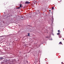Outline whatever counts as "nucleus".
<instances>
[{
	"mask_svg": "<svg viewBox=\"0 0 64 64\" xmlns=\"http://www.w3.org/2000/svg\"><path fill=\"white\" fill-rule=\"evenodd\" d=\"M26 4H29V3H30V2H26Z\"/></svg>",
	"mask_w": 64,
	"mask_h": 64,
	"instance_id": "2",
	"label": "nucleus"
},
{
	"mask_svg": "<svg viewBox=\"0 0 64 64\" xmlns=\"http://www.w3.org/2000/svg\"><path fill=\"white\" fill-rule=\"evenodd\" d=\"M62 63H63V62H62Z\"/></svg>",
	"mask_w": 64,
	"mask_h": 64,
	"instance_id": "15",
	"label": "nucleus"
},
{
	"mask_svg": "<svg viewBox=\"0 0 64 64\" xmlns=\"http://www.w3.org/2000/svg\"><path fill=\"white\" fill-rule=\"evenodd\" d=\"M38 12H39L40 11V10H38Z\"/></svg>",
	"mask_w": 64,
	"mask_h": 64,
	"instance_id": "12",
	"label": "nucleus"
},
{
	"mask_svg": "<svg viewBox=\"0 0 64 64\" xmlns=\"http://www.w3.org/2000/svg\"><path fill=\"white\" fill-rule=\"evenodd\" d=\"M20 7H22V4H20Z\"/></svg>",
	"mask_w": 64,
	"mask_h": 64,
	"instance_id": "5",
	"label": "nucleus"
},
{
	"mask_svg": "<svg viewBox=\"0 0 64 64\" xmlns=\"http://www.w3.org/2000/svg\"><path fill=\"white\" fill-rule=\"evenodd\" d=\"M53 16H52V19L53 20V19H54V18H53Z\"/></svg>",
	"mask_w": 64,
	"mask_h": 64,
	"instance_id": "11",
	"label": "nucleus"
},
{
	"mask_svg": "<svg viewBox=\"0 0 64 64\" xmlns=\"http://www.w3.org/2000/svg\"><path fill=\"white\" fill-rule=\"evenodd\" d=\"M22 18H23V17H22Z\"/></svg>",
	"mask_w": 64,
	"mask_h": 64,
	"instance_id": "14",
	"label": "nucleus"
},
{
	"mask_svg": "<svg viewBox=\"0 0 64 64\" xmlns=\"http://www.w3.org/2000/svg\"><path fill=\"white\" fill-rule=\"evenodd\" d=\"M59 44H62V42H60Z\"/></svg>",
	"mask_w": 64,
	"mask_h": 64,
	"instance_id": "4",
	"label": "nucleus"
},
{
	"mask_svg": "<svg viewBox=\"0 0 64 64\" xmlns=\"http://www.w3.org/2000/svg\"><path fill=\"white\" fill-rule=\"evenodd\" d=\"M28 36H30V33H28Z\"/></svg>",
	"mask_w": 64,
	"mask_h": 64,
	"instance_id": "3",
	"label": "nucleus"
},
{
	"mask_svg": "<svg viewBox=\"0 0 64 64\" xmlns=\"http://www.w3.org/2000/svg\"><path fill=\"white\" fill-rule=\"evenodd\" d=\"M40 13V12H38V13Z\"/></svg>",
	"mask_w": 64,
	"mask_h": 64,
	"instance_id": "16",
	"label": "nucleus"
},
{
	"mask_svg": "<svg viewBox=\"0 0 64 64\" xmlns=\"http://www.w3.org/2000/svg\"><path fill=\"white\" fill-rule=\"evenodd\" d=\"M51 40H52V39H51Z\"/></svg>",
	"mask_w": 64,
	"mask_h": 64,
	"instance_id": "18",
	"label": "nucleus"
},
{
	"mask_svg": "<svg viewBox=\"0 0 64 64\" xmlns=\"http://www.w3.org/2000/svg\"><path fill=\"white\" fill-rule=\"evenodd\" d=\"M52 10H54V9L53 7H52Z\"/></svg>",
	"mask_w": 64,
	"mask_h": 64,
	"instance_id": "7",
	"label": "nucleus"
},
{
	"mask_svg": "<svg viewBox=\"0 0 64 64\" xmlns=\"http://www.w3.org/2000/svg\"><path fill=\"white\" fill-rule=\"evenodd\" d=\"M34 2L35 3H36V1H34Z\"/></svg>",
	"mask_w": 64,
	"mask_h": 64,
	"instance_id": "10",
	"label": "nucleus"
},
{
	"mask_svg": "<svg viewBox=\"0 0 64 64\" xmlns=\"http://www.w3.org/2000/svg\"><path fill=\"white\" fill-rule=\"evenodd\" d=\"M20 7L18 8V9H20Z\"/></svg>",
	"mask_w": 64,
	"mask_h": 64,
	"instance_id": "9",
	"label": "nucleus"
},
{
	"mask_svg": "<svg viewBox=\"0 0 64 64\" xmlns=\"http://www.w3.org/2000/svg\"><path fill=\"white\" fill-rule=\"evenodd\" d=\"M57 34V35H59V38H61V37H62L61 36V35H60V33H58Z\"/></svg>",
	"mask_w": 64,
	"mask_h": 64,
	"instance_id": "1",
	"label": "nucleus"
},
{
	"mask_svg": "<svg viewBox=\"0 0 64 64\" xmlns=\"http://www.w3.org/2000/svg\"><path fill=\"white\" fill-rule=\"evenodd\" d=\"M49 11H50V12L51 11V10H49Z\"/></svg>",
	"mask_w": 64,
	"mask_h": 64,
	"instance_id": "13",
	"label": "nucleus"
},
{
	"mask_svg": "<svg viewBox=\"0 0 64 64\" xmlns=\"http://www.w3.org/2000/svg\"><path fill=\"white\" fill-rule=\"evenodd\" d=\"M0 59H3L4 58H0Z\"/></svg>",
	"mask_w": 64,
	"mask_h": 64,
	"instance_id": "6",
	"label": "nucleus"
},
{
	"mask_svg": "<svg viewBox=\"0 0 64 64\" xmlns=\"http://www.w3.org/2000/svg\"><path fill=\"white\" fill-rule=\"evenodd\" d=\"M58 32H60V30H58Z\"/></svg>",
	"mask_w": 64,
	"mask_h": 64,
	"instance_id": "8",
	"label": "nucleus"
},
{
	"mask_svg": "<svg viewBox=\"0 0 64 64\" xmlns=\"http://www.w3.org/2000/svg\"><path fill=\"white\" fill-rule=\"evenodd\" d=\"M63 40H64V39H63Z\"/></svg>",
	"mask_w": 64,
	"mask_h": 64,
	"instance_id": "17",
	"label": "nucleus"
}]
</instances>
